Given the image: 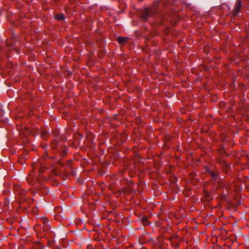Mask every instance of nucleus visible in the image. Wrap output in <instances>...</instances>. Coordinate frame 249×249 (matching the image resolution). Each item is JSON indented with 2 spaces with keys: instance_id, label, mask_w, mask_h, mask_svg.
<instances>
[{
  "instance_id": "obj_1",
  "label": "nucleus",
  "mask_w": 249,
  "mask_h": 249,
  "mask_svg": "<svg viewBox=\"0 0 249 249\" xmlns=\"http://www.w3.org/2000/svg\"><path fill=\"white\" fill-rule=\"evenodd\" d=\"M242 0H236L235 5L234 6L232 15L234 17H236L241 11V8L243 7Z\"/></svg>"
},
{
  "instance_id": "obj_2",
  "label": "nucleus",
  "mask_w": 249,
  "mask_h": 249,
  "mask_svg": "<svg viewBox=\"0 0 249 249\" xmlns=\"http://www.w3.org/2000/svg\"><path fill=\"white\" fill-rule=\"evenodd\" d=\"M42 159H40L37 162H34L33 165V170L36 169L39 167V174H42L46 169V167L44 166L43 164H42L41 161Z\"/></svg>"
},
{
  "instance_id": "obj_3",
  "label": "nucleus",
  "mask_w": 249,
  "mask_h": 249,
  "mask_svg": "<svg viewBox=\"0 0 249 249\" xmlns=\"http://www.w3.org/2000/svg\"><path fill=\"white\" fill-rule=\"evenodd\" d=\"M27 181L29 184H35L37 181V178L36 177L34 170H32L27 177Z\"/></svg>"
},
{
  "instance_id": "obj_4",
  "label": "nucleus",
  "mask_w": 249,
  "mask_h": 249,
  "mask_svg": "<svg viewBox=\"0 0 249 249\" xmlns=\"http://www.w3.org/2000/svg\"><path fill=\"white\" fill-rule=\"evenodd\" d=\"M209 174L211 176L212 179L214 181V183H216V182L221 179L219 178V175L217 172L210 171Z\"/></svg>"
},
{
  "instance_id": "obj_5",
  "label": "nucleus",
  "mask_w": 249,
  "mask_h": 249,
  "mask_svg": "<svg viewBox=\"0 0 249 249\" xmlns=\"http://www.w3.org/2000/svg\"><path fill=\"white\" fill-rule=\"evenodd\" d=\"M38 192L41 195L45 196L48 193L49 190L46 187L44 186H41L38 189Z\"/></svg>"
},
{
  "instance_id": "obj_6",
  "label": "nucleus",
  "mask_w": 249,
  "mask_h": 249,
  "mask_svg": "<svg viewBox=\"0 0 249 249\" xmlns=\"http://www.w3.org/2000/svg\"><path fill=\"white\" fill-rule=\"evenodd\" d=\"M46 179V178L41 176V174H39L37 177V181L41 184L44 182Z\"/></svg>"
},
{
  "instance_id": "obj_7",
  "label": "nucleus",
  "mask_w": 249,
  "mask_h": 249,
  "mask_svg": "<svg viewBox=\"0 0 249 249\" xmlns=\"http://www.w3.org/2000/svg\"><path fill=\"white\" fill-rule=\"evenodd\" d=\"M127 37L120 36L117 39L118 42L120 44H124L127 40Z\"/></svg>"
},
{
  "instance_id": "obj_8",
  "label": "nucleus",
  "mask_w": 249,
  "mask_h": 249,
  "mask_svg": "<svg viewBox=\"0 0 249 249\" xmlns=\"http://www.w3.org/2000/svg\"><path fill=\"white\" fill-rule=\"evenodd\" d=\"M215 184L217 185V187L220 189H222L225 186V183L222 179L216 182Z\"/></svg>"
},
{
  "instance_id": "obj_9",
  "label": "nucleus",
  "mask_w": 249,
  "mask_h": 249,
  "mask_svg": "<svg viewBox=\"0 0 249 249\" xmlns=\"http://www.w3.org/2000/svg\"><path fill=\"white\" fill-rule=\"evenodd\" d=\"M14 192L16 195H18L20 192L22 190V189L20 188V186H15L14 187Z\"/></svg>"
},
{
  "instance_id": "obj_10",
  "label": "nucleus",
  "mask_w": 249,
  "mask_h": 249,
  "mask_svg": "<svg viewBox=\"0 0 249 249\" xmlns=\"http://www.w3.org/2000/svg\"><path fill=\"white\" fill-rule=\"evenodd\" d=\"M55 18L58 20H62L65 19V17L63 14H58L55 15Z\"/></svg>"
},
{
  "instance_id": "obj_11",
  "label": "nucleus",
  "mask_w": 249,
  "mask_h": 249,
  "mask_svg": "<svg viewBox=\"0 0 249 249\" xmlns=\"http://www.w3.org/2000/svg\"><path fill=\"white\" fill-rule=\"evenodd\" d=\"M15 42L12 39H8L6 41V44L9 46H12L14 45Z\"/></svg>"
},
{
  "instance_id": "obj_12",
  "label": "nucleus",
  "mask_w": 249,
  "mask_h": 249,
  "mask_svg": "<svg viewBox=\"0 0 249 249\" xmlns=\"http://www.w3.org/2000/svg\"><path fill=\"white\" fill-rule=\"evenodd\" d=\"M25 193H26L25 190H23L22 189L21 192H20L18 195H19V196L21 199H24Z\"/></svg>"
},
{
  "instance_id": "obj_13",
  "label": "nucleus",
  "mask_w": 249,
  "mask_h": 249,
  "mask_svg": "<svg viewBox=\"0 0 249 249\" xmlns=\"http://www.w3.org/2000/svg\"><path fill=\"white\" fill-rule=\"evenodd\" d=\"M50 229H51V227L48 224L44 225L43 226V231H48Z\"/></svg>"
},
{
  "instance_id": "obj_14",
  "label": "nucleus",
  "mask_w": 249,
  "mask_h": 249,
  "mask_svg": "<svg viewBox=\"0 0 249 249\" xmlns=\"http://www.w3.org/2000/svg\"><path fill=\"white\" fill-rule=\"evenodd\" d=\"M41 221L43 223V225L47 224L48 223V219L46 217H42L41 218Z\"/></svg>"
},
{
  "instance_id": "obj_15",
  "label": "nucleus",
  "mask_w": 249,
  "mask_h": 249,
  "mask_svg": "<svg viewBox=\"0 0 249 249\" xmlns=\"http://www.w3.org/2000/svg\"><path fill=\"white\" fill-rule=\"evenodd\" d=\"M47 134H48V133H47V131H42V132H41V135L43 139H47Z\"/></svg>"
},
{
  "instance_id": "obj_16",
  "label": "nucleus",
  "mask_w": 249,
  "mask_h": 249,
  "mask_svg": "<svg viewBox=\"0 0 249 249\" xmlns=\"http://www.w3.org/2000/svg\"><path fill=\"white\" fill-rule=\"evenodd\" d=\"M142 222L143 224L144 225H146L148 224V219L146 217H143L142 218Z\"/></svg>"
},
{
  "instance_id": "obj_17",
  "label": "nucleus",
  "mask_w": 249,
  "mask_h": 249,
  "mask_svg": "<svg viewBox=\"0 0 249 249\" xmlns=\"http://www.w3.org/2000/svg\"><path fill=\"white\" fill-rule=\"evenodd\" d=\"M229 166H227L224 169V172L226 173H228L229 170Z\"/></svg>"
},
{
  "instance_id": "obj_18",
  "label": "nucleus",
  "mask_w": 249,
  "mask_h": 249,
  "mask_svg": "<svg viewBox=\"0 0 249 249\" xmlns=\"http://www.w3.org/2000/svg\"><path fill=\"white\" fill-rule=\"evenodd\" d=\"M33 249H43V247L42 246H41V245H38V247L37 249L35 247H34Z\"/></svg>"
},
{
  "instance_id": "obj_19",
  "label": "nucleus",
  "mask_w": 249,
  "mask_h": 249,
  "mask_svg": "<svg viewBox=\"0 0 249 249\" xmlns=\"http://www.w3.org/2000/svg\"><path fill=\"white\" fill-rule=\"evenodd\" d=\"M223 152L224 153H225V151H224V150L222 148L219 149V152L221 153V155L223 154H222Z\"/></svg>"
},
{
  "instance_id": "obj_20",
  "label": "nucleus",
  "mask_w": 249,
  "mask_h": 249,
  "mask_svg": "<svg viewBox=\"0 0 249 249\" xmlns=\"http://www.w3.org/2000/svg\"><path fill=\"white\" fill-rule=\"evenodd\" d=\"M35 229L37 228V226L35 227Z\"/></svg>"
}]
</instances>
